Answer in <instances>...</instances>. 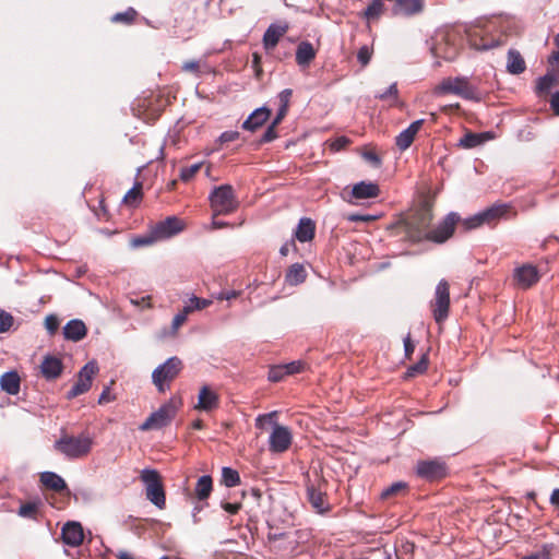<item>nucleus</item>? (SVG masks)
I'll list each match as a JSON object with an SVG mask.
<instances>
[{
    "instance_id": "obj_1",
    "label": "nucleus",
    "mask_w": 559,
    "mask_h": 559,
    "mask_svg": "<svg viewBox=\"0 0 559 559\" xmlns=\"http://www.w3.org/2000/svg\"><path fill=\"white\" fill-rule=\"evenodd\" d=\"M432 218L431 209L427 205H421L409 213L404 219L400 221L396 224V228L399 234H404L408 240L419 242L427 240Z\"/></svg>"
},
{
    "instance_id": "obj_2",
    "label": "nucleus",
    "mask_w": 559,
    "mask_h": 559,
    "mask_svg": "<svg viewBox=\"0 0 559 559\" xmlns=\"http://www.w3.org/2000/svg\"><path fill=\"white\" fill-rule=\"evenodd\" d=\"M277 412L261 414L255 418V427L260 430L265 429V425H272V431L269 436L267 444L271 453H284L293 443L292 430L276 421Z\"/></svg>"
},
{
    "instance_id": "obj_3",
    "label": "nucleus",
    "mask_w": 559,
    "mask_h": 559,
    "mask_svg": "<svg viewBox=\"0 0 559 559\" xmlns=\"http://www.w3.org/2000/svg\"><path fill=\"white\" fill-rule=\"evenodd\" d=\"M93 445L94 439L88 432H82L78 436L64 433L53 443L55 450L68 460L86 457Z\"/></svg>"
},
{
    "instance_id": "obj_4",
    "label": "nucleus",
    "mask_w": 559,
    "mask_h": 559,
    "mask_svg": "<svg viewBox=\"0 0 559 559\" xmlns=\"http://www.w3.org/2000/svg\"><path fill=\"white\" fill-rule=\"evenodd\" d=\"M436 95L453 94L466 100L480 102V93L467 76L444 78L433 90Z\"/></svg>"
},
{
    "instance_id": "obj_5",
    "label": "nucleus",
    "mask_w": 559,
    "mask_h": 559,
    "mask_svg": "<svg viewBox=\"0 0 559 559\" xmlns=\"http://www.w3.org/2000/svg\"><path fill=\"white\" fill-rule=\"evenodd\" d=\"M181 404L180 397H170L168 402L160 405L157 411L153 412L146 418V420L140 426V429L145 431L151 429H160L168 426L175 418Z\"/></svg>"
},
{
    "instance_id": "obj_6",
    "label": "nucleus",
    "mask_w": 559,
    "mask_h": 559,
    "mask_svg": "<svg viewBox=\"0 0 559 559\" xmlns=\"http://www.w3.org/2000/svg\"><path fill=\"white\" fill-rule=\"evenodd\" d=\"M140 478L145 485L147 500L159 510L165 509L166 496L159 473L153 468H144L141 471Z\"/></svg>"
},
{
    "instance_id": "obj_7",
    "label": "nucleus",
    "mask_w": 559,
    "mask_h": 559,
    "mask_svg": "<svg viewBox=\"0 0 559 559\" xmlns=\"http://www.w3.org/2000/svg\"><path fill=\"white\" fill-rule=\"evenodd\" d=\"M210 203L214 215L230 214L238 207L234 189L229 185L216 187L210 194Z\"/></svg>"
},
{
    "instance_id": "obj_8",
    "label": "nucleus",
    "mask_w": 559,
    "mask_h": 559,
    "mask_svg": "<svg viewBox=\"0 0 559 559\" xmlns=\"http://www.w3.org/2000/svg\"><path fill=\"white\" fill-rule=\"evenodd\" d=\"M182 369V361L174 356L159 365L152 373V380L159 392L169 389V383L176 379Z\"/></svg>"
},
{
    "instance_id": "obj_9",
    "label": "nucleus",
    "mask_w": 559,
    "mask_h": 559,
    "mask_svg": "<svg viewBox=\"0 0 559 559\" xmlns=\"http://www.w3.org/2000/svg\"><path fill=\"white\" fill-rule=\"evenodd\" d=\"M430 307L435 321L442 324L448 319L450 311V285L445 280H441L437 284Z\"/></svg>"
},
{
    "instance_id": "obj_10",
    "label": "nucleus",
    "mask_w": 559,
    "mask_h": 559,
    "mask_svg": "<svg viewBox=\"0 0 559 559\" xmlns=\"http://www.w3.org/2000/svg\"><path fill=\"white\" fill-rule=\"evenodd\" d=\"M380 192V187L377 182L360 181L355 183L349 192L344 190L343 199L349 204L358 205L364 200L378 198Z\"/></svg>"
},
{
    "instance_id": "obj_11",
    "label": "nucleus",
    "mask_w": 559,
    "mask_h": 559,
    "mask_svg": "<svg viewBox=\"0 0 559 559\" xmlns=\"http://www.w3.org/2000/svg\"><path fill=\"white\" fill-rule=\"evenodd\" d=\"M98 372V366L96 361L92 360L85 364L78 374L75 384L67 393V399L72 400L85 392L92 386V381L95 374Z\"/></svg>"
},
{
    "instance_id": "obj_12",
    "label": "nucleus",
    "mask_w": 559,
    "mask_h": 559,
    "mask_svg": "<svg viewBox=\"0 0 559 559\" xmlns=\"http://www.w3.org/2000/svg\"><path fill=\"white\" fill-rule=\"evenodd\" d=\"M461 217L457 213L451 212L449 213L442 222H440L436 228L429 229L427 235V240L443 243L449 238L452 237L454 233L455 225L460 223Z\"/></svg>"
},
{
    "instance_id": "obj_13",
    "label": "nucleus",
    "mask_w": 559,
    "mask_h": 559,
    "mask_svg": "<svg viewBox=\"0 0 559 559\" xmlns=\"http://www.w3.org/2000/svg\"><path fill=\"white\" fill-rule=\"evenodd\" d=\"M436 57L452 61L459 55V45L455 41L453 33H445L441 36V40L432 48Z\"/></svg>"
},
{
    "instance_id": "obj_14",
    "label": "nucleus",
    "mask_w": 559,
    "mask_h": 559,
    "mask_svg": "<svg viewBox=\"0 0 559 559\" xmlns=\"http://www.w3.org/2000/svg\"><path fill=\"white\" fill-rule=\"evenodd\" d=\"M539 272L533 264H523L514 270L513 278L516 286L527 289L539 281Z\"/></svg>"
},
{
    "instance_id": "obj_15",
    "label": "nucleus",
    "mask_w": 559,
    "mask_h": 559,
    "mask_svg": "<svg viewBox=\"0 0 559 559\" xmlns=\"http://www.w3.org/2000/svg\"><path fill=\"white\" fill-rule=\"evenodd\" d=\"M289 25L287 22L272 23L269 25L263 34L262 44L265 51H272L281 38L288 32Z\"/></svg>"
},
{
    "instance_id": "obj_16",
    "label": "nucleus",
    "mask_w": 559,
    "mask_h": 559,
    "mask_svg": "<svg viewBox=\"0 0 559 559\" xmlns=\"http://www.w3.org/2000/svg\"><path fill=\"white\" fill-rule=\"evenodd\" d=\"M417 474L426 479L435 480L442 478L447 474L444 463L439 461H421L417 464Z\"/></svg>"
},
{
    "instance_id": "obj_17",
    "label": "nucleus",
    "mask_w": 559,
    "mask_h": 559,
    "mask_svg": "<svg viewBox=\"0 0 559 559\" xmlns=\"http://www.w3.org/2000/svg\"><path fill=\"white\" fill-rule=\"evenodd\" d=\"M62 542L70 547H78L83 543L84 532L81 523L67 522L61 530Z\"/></svg>"
},
{
    "instance_id": "obj_18",
    "label": "nucleus",
    "mask_w": 559,
    "mask_h": 559,
    "mask_svg": "<svg viewBox=\"0 0 559 559\" xmlns=\"http://www.w3.org/2000/svg\"><path fill=\"white\" fill-rule=\"evenodd\" d=\"M183 228L182 222L177 218L176 216H169L165 221L159 222L153 233L155 235V238L158 239H165L169 238L179 231H181Z\"/></svg>"
},
{
    "instance_id": "obj_19",
    "label": "nucleus",
    "mask_w": 559,
    "mask_h": 559,
    "mask_svg": "<svg viewBox=\"0 0 559 559\" xmlns=\"http://www.w3.org/2000/svg\"><path fill=\"white\" fill-rule=\"evenodd\" d=\"M468 44L476 50H488L501 45L499 38H489L483 34L480 29H472L468 32Z\"/></svg>"
},
{
    "instance_id": "obj_20",
    "label": "nucleus",
    "mask_w": 559,
    "mask_h": 559,
    "mask_svg": "<svg viewBox=\"0 0 559 559\" xmlns=\"http://www.w3.org/2000/svg\"><path fill=\"white\" fill-rule=\"evenodd\" d=\"M424 122V119H418L412 122L405 130L397 134V136L395 138V144L401 151H405L412 145L416 134L421 129Z\"/></svg>"
},
{
    "instance_id": "obj_21",
    "label": "nucleus",
    "mask_w": 559,
    "mask_h": 559,
    "mask_svg": "<svg viewBox=\"0 0 559 559\" xmlns=\"http://www.w3.org/2000/svg\"><path fill=\"white\" fill-rule=\"evenodd\" d=\"M218 404V394L215 391H213L210 386L203 385L200 389L198 404L195 405V408L200 411L211 412L217 408Z\"/></svg>"
},
{
    "instance_id": "obj_22",
    "label": "nucleus",
    "mask_w": 559,
    "mask_h": 559,
    "mask_svg": "<svg viewBox=\"0 0 559 559\" xmlns=\"http://www.w3.org/2000/svg\"><path fill=\"white\" fill-rule=\"evenodd\" d=\"M63 365L60 358L51 355L44 357L40 371L45 379L55 380L62 373Z\"/></svg>"
},
{
    "instance_id": "obj_23",
    "label": "nucleus",
    "mask_w": 559,
    "mask_h": 559,
    "mask_svg": "<svg viewBox=\"0 0 559 559\" xmlns=\"http://www.w3.org/2000/svg\"><path fill=\"white\" fill-rule=\"evenodd\" d=\"M424 0H395L392 12L395 15L411 16L424 10Z\"/></svg>"
},
{
    "instance_id": "obj_24",
    "label": "nucleus",
    "mask_w": 559,
    "mask_h": 559,
    "mask_svg": "<svg viewBox=\"0 0 559 559\" xmlns=\"http://www.w3.org/2000/svg\"><path fill=\"white\" fill-rule=\"evenodd\" d=\"M307 496L310 504L319 514H323L330 510L325 493L317 489L313 484L307 486Z\"/></svg>"
},
{
    "instance_id": "obj_25",
    "label": "nucleus",
    "mask_w": 559,
    "mask_h": 559,
    "mask_svg": "<svg viewBox=\"0 0 559 559\" xmlns=\"http://www.w3.org/2000/svg\"><path fill=\"white\" fill-rule=\"evenodd\" d=\"M87 329L82 320H70L63 326V336L68 341L79 342L85 337Z\"/></svg>"
},
{
    "instance_id": "obj_26",
    "label": "nucleus",
    "mask_w": 559,
    "mask_h": 559,
    "mask_svg": "<svg viewBox=\"0 0 559 559\" xmlns=\"http://www.w3.org/2000/svg\"><path fill=\"white\" fill-rule=\"evenodd\" d=\"M270 115H271V111L269 108H266V107L257 108L243 121L242 128L245 130L255 131L258 128H260L264 124V122L269 119Z\"/></svg>"
},
{
    "instance_id": "obj_27",
    "label": "nucleus",
    "mask_w": 559,
    "mask_h": 559,
    "mask_svg": "<svg viewBox=\"0 0 559 559\" xmlns=\"http://www.w3.org/2000/svg\"><path fill=\"white\" fill-rule=\"evenodd\" d=\"M316 234V224L311 218L302 217L295 230V238L300 242L311 241Z\"/></svg>"
},
{
    "instance_id": "obj_28",
    "label": "nucleus",
    "mask_w": 559,
    "mask_h": 559,
    "mask_svg": "<svg viewBox=\"0 0 559 559\" xmlns=\"http://www.w3.org/2000/svg\"><path fill=\"white\" fill-rule=\"evenodd\" d=\"M1 389L10 395H16L21 389V378L16 371L4 372L0 378Z\"/></svg>"
},
{
    "instance_id": "obj_29",
    "label": "nucleus",
    "mask_w": 559,
    "mask_h": 559,
    "mask_svg": "<svg viewBox=\"0 0 559 559\" xmlns=\"http://www.w3.org/2000/svg\"><path fill=\"white\" fill-rule=\"evenodd\" d=\"M509 206L507 204H495L481 212H479L481 216L483 224L491 225L500 219L508 213Z\"/></svg>"
},
{
    "instance_id": "obj_30",
    "label": "nucleus",
    "mask_w": 559,
    "mask_h": 559,
    "mask_svg": "<svg viewBox=\"0 0 559 559\" xmlns=\"http://www.w3.org/2000/svg\"><path fill=\"white\" fill-rule=\"evenodd\" d=\"M316 58V50L311 43L301 41L296 50V62L300 67H308Z\"/></svg>"
},
{
    "instance_id": "obj_31",
    "label": "nucleus",
    "mask_w": 559,
    "mask_h": 559,
    "mask_svg": "<svg viewBox=\"0 0 559 559\" xmlns=\"http://www.w3.org/2000/svg\"><path fill=\"white\" fill-rule=\"evenodd\" d=\"M526 64L518 50L510 49L508 51L507 71L511 74H521L525 71Z\"/></svg>"
},
{
    "instance_id": "obj_32",
    "label": "nucleus",
    "mask_w": 559,
    "mask_h": 559,
    "mask_svg": "<svg viewBox=\"0 0 559 559\" xmlns=\"http://www.w3.org/2000/svg\"><path fill=\"white\" fill-rule=\"evenodd\" d=\"M41 484L53 491H62L67 488L64 479L53 472H44L40 474Z\"/></svg>"
},
{
    "instance_id": "obj_33",
    "label": "nucleus",
    "mask_w": 559,
    "mask_h": 559,
    "mask_svg": "<svg viewBox=\"0 0 559 559\" xmlns=\"http://www.w3.org/2000/svg\"><path fill=\"white\" fill-rule=\"evenodd\" d=\"M306 277L307 272L304 265L300 263H294L293 265H290L285 275L286 283L294 286L304 283Z\"/></svg>"
},
{
    "instance_id": "obj_34",
    "label": "nucleus",
    "mask_w": 559,
    "mask_h": 559,
    "mask_svg": "<svg viewBox=\"0 0 559 559\" xmlns=\"http://www.w3.org/2000/svg\"><path fill=\"white\" fill-rule=\"evenodd\" d=\"M213 490V480L210 475L201 476L194 487L195 496L199 500H205Z\"/></svg>"
},
{
    "instance_id": "obj_35",
    "label": "nucleus",
    "mask_w": 559,
    "mask_h": 559,
    "mask_svg": "<svg viewBox=\"0 0 559 559\" xmlns=\"http://www.w3.org/2000/svg\"><path fill=\"white\" fill-rule=\"evenodd\" d=\"M41 502L39 500L22 503L17 510L21 518L37 520Z\"/></svg>"
},
{
    "instance_id": "obj_36",
    "label": "nucleus",
    "mask_w": 559,
    "mask_h": 559,
    "mask_svg": "<svg viewBox=\"0 0 559 559\" xmlns=\"http://www.w3.org/2000/svg\"><path fill=\"white\" fill-rule=\"evenodd\" d=\"M211 305H212V300L211 299L199 298L197 296H192L186 302V305L183 306L182 310L185 311V313H187L189 316L193 311L203 310V309L207 308Z\"/></svg>"
},
{
    "instance_id": "obj_37",
    "label": "nucleus",
    "mask_w": 559,
    "mask_h": 559,
    "mask_svg": "<svg viewBox=\"0 0 559 559\" xmlns=\"http://www.w3.org/2000/svg\"><path fill=\"white\" fill-rule=\"evenodd\" d=\"M188 314L180 310L173 319L169 331L164 330L160 332L159 337L176 336L180 326L187 321Z\"/></svg>"
},
{
    "instance_id": "obj_38",
    "label": "nucleus",
    "mask_w": 559,
    "mask_h": 559,
    "mask_svg": "<svg viewBox=\"0 0 559 559\" xmlns=\"http://www.w3.org/2000/svg\"><path fill=\"white\" fill-rule=\"evenodd\" d=\"M556 84V78L554 74H545L537 79L535 91L537 95L547 94Z\"/></svg>"
},
{
    "instance_id": "obj_39",
    "label": "nucleus",
    "mask_w": 559,
    "mask_h": 559,
    "mask_svg": "<svg viewBox=\"0 0 559 559\" xmlns=\"http://www.w3.org/2000/svg\"><path fill=\"white\" fill-rule=\"evenodd\" d=\"M142 200V185L135 183L124 195L123 202L130 206H136Z\"/></svg>"
},
{
    "instance_id": "obj_40",
    "label": "nucleus",
    "mask_w": 559,
    "mask_h": 559,
    "mask_svg": "<svg viewBox=\"0 0 559 559\" xmlns=\"http://www.w3.org/2000/svg\"><path fill=\"white\" fill-rule=\"evenodd\" d=\"M222 481L227 487H235L240 484L239 473L231 467H223Z\"/></svg>"
},
{
    "instance_id": "obj_41",
    "label": "nucleus",
    "mask_w": 559,
    "mask_h": 559,
    "mask_svg": "<svg viewBox=\"0 0 559 559\" xmlns=\"http://www.w3.org/2000/svg\"><path fill=\"white\" fill-rule=\"evenodd\" d=\"M376 98L388 102L390 106L395 105L399 99L397 84L392 83L384 92L377 94Z\"/></svg>"
},
{
    "instance_id": "obj_42",
    "label": "nucleus",
    "mask_w": 559,
    "mask_h": 559,
    "mask_svg": "<svg viewBox=\"0 0 559 559\" xmlns=\"http://www.w3.org/2000/svg\"><path fill=\"white\" fill-rule=\"evenodd\" d=\"M483 143V138L480 134L477 133H466L463 138L459 141V146L463 148H473Z\"/></svg>"
},
{
    "instance_id": "obj_43",
    "label": "nucleus",
    "mask_w": 559,
    "mask_h": 559,
    "mask_svg": "<svg viewBox=\"0 0 559 559\" xmlns=\"http://www.w3.org/2000/svg\"><path fill=\"white\" fill-rule=\"evenodd\" d=\"M428 368V359L426 355L421 357V359L407 368L405 376L407 378L415 377L417 374L424 373Z\"/></svg>"
},
{
    "instance_id": "obj_44",
    "label": "nucleus",
    "mask_w": 559,
    "mask_h": 559,
    "mask_svg": "<svg viewBox=\"0 0 559 559\" xmlns=\"http://www.w3.org/2000/svg\"><path fill=\"white\" fill-rule=\"evenodd\" d=\"M460 222L465 230H472L484 225L479 212Z\"/></svg>"
},
{
    "instance_id": "obj_45",
    "label": "nucleus",
    "mask_w": 559,
    "mask_h": 559,
    "mask_svg": "<svg viewBox=\"0 0 559 559\" xmlns=\"http://www.w3.org/2000/svg\"><path fill=\"white\" fill-rule=\"evenodd\" d=\"M373 50L368 45H364L359 48L357 52V60L362 66L366 67L372 57Z\"/></svg>"
},
{
    "instance_id": "obj_46",
    "label": "nucleus",
    "mask_w": 559,
    "mask_h": 559,
    "mask_svg": "<svg viewBox=\"0 0 559 559\" xmlns=\"http://www.w3.org/2000/svg\"><path fill=\"white\" fill-rule=\"evenodd\" d=\"M136 16V11L132 8H129L124 12H120L114 15L112 21L114 22H122L126 24H130L134 21Z\"/></svg>"
},
{
    "instance_id": "obj_47",
    "label": "nucleus",
    "mask_w": 559,
    "mask_h": 559,
    "mask_svg": "<svg viewBox=\"0 0 559 559\" xmlns=\"http://www.w3.org/2000/svg\"><path fill=\"white\" fill-rule=\"evenodd\" d=\"M292 96L293 91L290 88L283 90L277 96L280 103L278 109L288 112Z\"/></svg>"
},
{
    "instance_id": "obj_48",
    "label": "nucleus",
    "mask_w": 559,
    "mask_h": 559,
    "mask_svg": "<svg viewBox=\"0 0 559 559\" xmlns=\"http://www.w3.org/2000/svg\"><path fill=\"white\" fill-rule=\"evenodd\" d=\"M202 163H197L188 167H183L180 170V179L182 181H189L194 175L201 169Z\"/></svg>"
},
{
    "instance_id": "obj_49",
    "label": "nucleus",
    "mask_w": 559,
    "mask_h": 559,
    "mask_svg": "<svg viewBox=\"0 0 559 559\" xmlns=\"http://www.w3.org/2000/svg\"><path fill=\"white\" fill-rule=\"evenodd\" d=\"M14 319L11 313L0 309V333H4L13 325Z\"/></svg>"
},
{
    "instance_id": "obj_50",
    "label": "nucleus",
    "mask_w": 559,
    "mask_h": 559,
    "mask_svg": "<svg viewBox=\"0 0 559 559\" xmlns=\"http://www.w3.org/2000/svg\"><path fill=\"white\" fill-rule=\"evenodd\" d=\"M286 377L282 365L273 366L269 370L267 379L272 382L282 381Z\"/></svg>"
},
{
    "instance_id": "obj_51",
    "label": "nucleus",
    "mask_w": 559,
    "mask_h": 559,
    "mask_svg": "<svg viewBox=\"0 0 559 559\" xmlns=\"http://www.w3.org/2000/svg\"><path fill=\"white\" fill-rule=\"evenodd\" d=\"M406 489V484L403 481H397L389 486L386 489H384L381 493L382 498H388L393 495H397L400 491H403Z\"/></svg>"
},
{
    "instance_id": "obj_52",
    "label": "nucleus",
    "mask_w": 559,
    "mask_h": 559,
    "mask_svg": "<svg viewBox=\"0 0 559 559\" xmlns=\"http://www.w3.org/2000/svg\"><path fill=\"white\" fill-rule=\"evenodd\" d=\"M59 319L55 314H49L45 319V328L50 335L55 334L59 329Z\"/></svg>"
},
{
    "instance_id": "obj_53",
    "label": "nucleus",
    "mask_w": 559,
    "mask_h": 559,
    "mask_svg": "<svg viewBox=\"0 0 559 559\" xmlns=\"http://www.w3.org/2000/svg\"><path fill=\"white\" fill-rule=\"evenodd\" d=\"M284 372L286 376L299 373L304 369V364L299 360L292 361L288 364L282 365Z\"/></svg>"
},
{
    "instance_id": "obj_54",
    "label": "nucleus",
    "mask_w": 559,
    "mask_h": 559,
    "mask_svg": "<svg viewBox=\"0 0 559 559\" xmlns=\"http://www.w3.org/2000/svg\"><path fill=\"white\" fill-rule=\"evenodd\" d=\"M239 135L240 134L238 131H234V130L225 131L219 135L218 142L221 144L234 142L239 139Z\"/></svg>"
},
{
    "instance_id": "obj_55",
    "label": "nucleus",
    "mask_w": 559,
    "mask_h": 559,
    "mask_svg": "<svg viewBox=\"0 0 559 559\" xmlns=\"http://www.w3.org/2000/svg\"><path fill=\"white\" fill-rule=\"evenodd\" d=\"M155 239V235L153 234V236L135 237L132 239L131 243L134 248H139L153 243Z\"/></svg>"
},
{
    "instance_id": "obj_56",
    "label": "nucleus",
    "mask_w": 559,
    "mask_h": 559,
    "mask_svg": "<svg viewBox=\"0 0 559 559\" xmlns=\"http://www.w3.org/2000/svg\"><path fill=\"white\" fill-rule=\"evenodd\" d=\"M276 127L270 124L261 138V142H271L277 138Z\"/></svg>"
},
{
    "instance_id": "obj_57",
    "label": "nucleus",
    "mask_w": 559,
    "mask_h": 559,
    "mask_svg": "<svg viewBox=\"0 0 559 559\" xmlns=\"http://www.w3.org/2000/svg\"><path fill=\"white\" fill-rule=\"evenodd\" d=\"M376 218H377V216L369 215V214H366V215H362V214H350L347 217V219L349 222H371V221H374Z\"/></svg>"
},
{
    "instance_id": "obj_58",
    "label": "nucleus",
    "mask_w": 559,
    "mask_h": 559,
    "mask_svg": "<svg viewBox=\"0 0 559 559\" xmlns=\"http://www.w3.org/2000/svg\"><path fill=\"white\" fill-rule=\"evenodd\" d=\"M404 352H405V356L407 358H409L412 356V354L414 353L415 350V345L414 343L412 342V338H411V334H407L404 340Z\"/></svg>"
},
{
    "instance_id": "obj_59",
    "label": "nucleus",
    "mask_w": 559,
    "mask_h": 559,
    "mask_svg": "<svg viewBox=\"0 0 559 559\" xmlns=\"http://www.w3.org/2000/svg\"><path fill=\"white\" fill-rule=\"evenodd\" d=\"M115 400V396L110 394V388L106 386L99 395L98 403L105 404Z\"/></svg>"
},
{
    "instance_id": "obj_60",
    "label": "nucleus",
    "mask_w": 559,
    "mask_h": 559,
    "mask_svg": "<svg viewBox=\"0 0 559 559\" xmlns=\"http://www.w3.org/2000/svg\"><path fill=\"white\" fill-rule=\"evenodd\" d=\"M240 503L225 502L222 504V508L230 514H236L240 510Z\"/></svg>"
},
{
    "instance_id": "obj_61",
    "label": "nucleus",
    "mask_w": 559,
    "mask_h": 559,
    "mask_svg": "<svg viewBox=\"0 0 559 559\" xmlns=\"http://www.w3.org/2000/svg\"><path fill=\"white\" fill-rule=\"evenodd\" d=\"M199 62L195 60L187 61L183 63L182 69L190 72H199Z\"/></svg>"
},
{
    "instance_id": "obj_62",
    "label": "nucleus",
    "mask_w": 559,
    "mask_h": 559,
    "mask_svg": "<svg viewBox=\"0 0 559 559\" xmlns=\"http://www.w3.org/2000/svg\"><path fill=\"white\" fill-rule=\"evenodd\" d=\"M349 143V140L345 136L337 138L333 143L332 147L335 150H341L345 147Z\"/></svg>"
},
{
    "instance_id": "obj_63",
    "label": "nucleus",
    "mask_w": 559,
    "mask_h": 559,
    "mask_svg": "<svg viewBox=\"0 0 559 559\" xmlns=\"http://www.w3.org/2000/svg\"><path fill=\"white\" fill-rule=\"evenodd\" d=\"M364 157L376 166H379L381 164L380 157L374 152H366L364 154Z\"/></svg>"
},
{
    "instance_id": "obj_64",
    "label": "nucleus",
    "mask_w": 559,
    "mask_h": 559,
    "mask_svg": "<svg viewBox=\"0 0 559 559\" xmlns=\"http://www.w3.org/2000/svg\"><path fill=\"white\" fill-rule=\"evenodd\" d=\"M550 106H551V109L554 110V112L556 115H559V91L552 95L551 100H550Z\"/></svg>"
}]
</instances>
